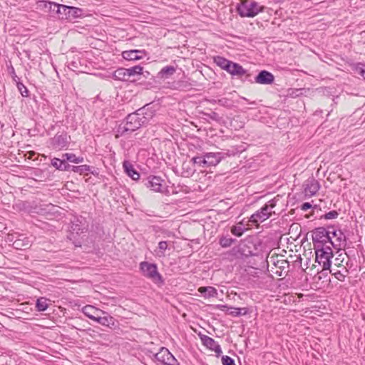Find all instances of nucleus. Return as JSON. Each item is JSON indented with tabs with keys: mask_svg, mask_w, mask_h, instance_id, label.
I'll return each mask as SVG.
<instances>
[{
	"mask_svg": "<svg viewBox=\"0 0 365 365\" xmlns=\"http://www.w3.org/2000/svg\"><path fill=\"white\" fill-rule=\"evenodd\" d=\"M262 250V242L254 236H248L240 240L232 248L230 254L235 258L243 259L250 256H257Z\"/></svg>",
	"mask_w": 365,
	"mask_h": 365,
	"instance_id": "1",
	"label": "nucleus"
},
{
	"mask_svg": "<svg viewBox=\"0 0 365 365\" xmlns=\"http://www.w3.org/2000/svg\"><path fill=\"white\" fill-rule=\"evenodd\" d=\"M141 120V118L135 112L128 114L125 120L116 127L115 130V138H118L121 136L130 135L134 131L145 126Z\"/></svg>",
	"mask_w": 365,
	"mask_h": 365,
	"instance_id": "2",
	"label": "nucleus"
},
{
	"mask_svg": "<svg viewBox=\"0 0 365 365\" xmlns=\"http://www.w3.org/2000/svg\"><path fill=\"white\" fill-rule=\"evenodd\" d=\"M330 228H333V226H329L327 229L324 227H319L312 231L314 248L327 247V246L333 245Z\"/></svg>",
	"mask_w": 365,
	"mask_h": 365,
	"instance_id": "3",
	"label": "nucleus"
},
{
	"mask_svg": "<svg viewBox=\"0 0 365 365\" xmlns=\"http://www.w3.org/2000/svg\"><path fill=\"white\" fill-rule=\"evenodd\" d=\"M267 8L260 5L255 1L247 0L237 7V12L241 17L252 18L259 13L264 11Z\"/></svg>",
	"mask_w": 365,
	"mask_h": 365,
	"instance_id": "4",
	"label": "nucleus"
},
{
	"mask_svg": "<svg viewBox=\"0 0 365 365\" xmlns=\"http://www.w3.org/2000/svg\"><path fill=\"white\" fill-rule=\"evenodd\" d=\"M71 141V135L67 132H58L48 139V148L56 151L66 150L68 148Z\"/></svg>",
	"mask_w": 365,
	"mask_h": 365,
	"instance_id": "5",
	"label": "nucleus"
},
{
	"mask_svg": "<svg viewBox=\"0 0 365 365\" xmlns=\"http://www.w3.org/2000/svg\"><path fill=\"white\" fill-rule=\"evenodd\" d=\"M275 207V199L268 201L259 210L251 215L250 221L254 225H258L259 222L265 221L270 217L272 214H275V211L273 210Z\"/></svg>",
	"mask_w": 365,
	"mask_h": 365,
	"instance_id": "6",
	"label": "nucleus"
},
{
	"mask_svg": "<svg viewBox=\"0 0 365 365\" xmlns=\"http://www.w3.org/2000/svg\"><path fill=\"white\" fill-rule=\"evenodd\" d=\"M316 255V262L322 267L323 270L330 269L333 251L331 246L322 248H314Z\"/></svg>",
	"mask_w": 365,
	"mask_h": 365,
	"instance_id": "7",
	"label": "nucleus"
},
{
	"mask_svg": "<svg viewBox=\"0 0 365 365\" xmlns=\"http://www.w3.org/2000/svg\"><path fill=\"white\" fill-rule=\"evenodd\" d=\"M140 269L145 277L151 279L155 283H163V277L158 271L156 264L144 261L140 263Z\"/></svg>",
	"mask_w": 365,
	"mask_h": 365,
	"instance_id": "8",
	"label": "nucleus"
},
{
	"mask_svg": "<svg viewBox=\"0 0 365 365\" xmlns=\"http://www.w3.org/2000/svg\"><path fill=\"white\" fill-rule=\"evenodd\" d=\"M59 8L56 16L59 19L73 20L83 15V10L77 7L60 4Z\"/></svg>",
	"mask_w": 365,
	"mask_h": 365,
	"instance_id": "9",
	"label": "nucleus"
},
{
	"mask_svg": "<svg viewBox=\"0 0 365 365\" xmlns=\"http://www.w3.org/2000/svg\"><path fill=\"white\" fill-rule=\"evenodd\" d=\"M71 229L73 232L71 236L74 237V232L77 235L86 232L88 230V222L86 218L83 216H74L71 220Z\"/></svg>",
	"mask_w": 365,
	"mask_h": 365,
	"instance_id": "10",
	"label": "nucleus"
},
{
	"mask_svg": "<svg viewBox=\"0 0 365 365\" xmlns=\"http://www.w3.org/2000/svg\"><path fill=\"white\" fill-rule=\"evenodd\" d=\"M155 359L164 365H179L178 361L169 351L167 348L162 347L160 351L155 354Z\"/></svg>",
	"mask_w": 365,
	"mask_h": 365,
	"instance_id": "11",
	"label": "nucleus"
},
{
	"mask_svg": "<svg viewBox=\"0 0 365 365\" xmlns=\"http://www.w3.org/2000/svg\"><path fill=\"white\" fill-rule=\"evenodd\" d=\"M152 103H148L135 111L137 115L141 118L144 125H148L155 115L156 110Z\"/></svg>",
	"mask_w": 365,
	"mask_h": 365,
	"instance_id": "12",
	"label": "nucleus"
},
{
	"mask_svg": "<svg viewBox=\"0 0 365 365\" xmlns=\"http://www.w3.org/2000/svg\"><path fill=\"white\" fill-rule=\"evenodd\" d=\"M164 180L159 176L150 175L145 179L143 180L144 185L150 190L158 192H163V185Z\"/></svg>",
	"mask_w": 365,
	"mask_h": 365,
	"instance_id": "13",
	"label": "nucleus"
},
{
	"mask_svg": "<svg viewBox=\"0 0 365 365\" xmlns=\"http://www.w3.org/2000/svg\"><path fill=\"white\" fill-rule=\"evenodd\" d=\"M59 6V4L48 1L39 0L36 1V9L50 13L52 16H56L57 12L60 10Z\"/></svg>",
	"mask_w": 365,
	"mask_h": 365,
	"instance_id": "14",
	"label": "nucleus"
},
{
	"mask_svg": "<svg viewBox=\"0 0 365 365\" xmlns=\"http://www.w3.org/2000/svg\"><path fill=\"white\" fill-rule=\"evenodd\" d=\"M303 187L305 195L312 197L318 192L320 185L314 177H310L305 180Z\"/></svg>",
	"mask_w": 365,
	"mask_h": 365,
	"instance_id": "15",
	"label": "nucleus"
},
{
	"mask_svg": "<svg viewBox=\"0 0 365 365\" xmlns=\"http://www.w3.org/2000/svg\"><path fill=\"white\" fill-rule=\"evenodd\" d=\"M331 238L335 237V241H333V245H331L334 249L340 251L344 249L346 245V237L341 230H332L331 231Z\"/></svg>",
	"mask_w": 365,
	"mask_h": 365,
	"instance_id": "16",
	"label": "nucleus"
},
{
	"mask_svg": "<svg viewBox=\"0 0 365 365\" xmlns=\"http://www.w3.org/2000/svg\"><path fill=\"white\" fill-rule=\"evenodd\" d=\"M199 337L202 344L207 349L214 351L217 356L222 353L220 344H218L212 338L202 334H199Z\"/></svg>",
	"mask_w": 365,
	"mask_h": 365,
	"instance_id": "17",
	"label": "nucleus"
},
{
	"mask_svg": "<svg viewBox=\"0 0 365 365\" xmlns=\"http://www.w3.org/2000/svg\"><path fill=\"white\" fill-rule=\"evenodd\" d=\"M274 81V75L268 71L262 70L255 78V82L263 85H269Z\"/></svg>",
	"mask_w": 365,
	"mask_h": 365,
	"instance_id": "18",
	"label": "nucleus"
},
{
	"mask_svg": "<svg viewBox=\"0 0 365 365\" xmlns=\"http://www.w3.org/2000/svg\"><path fill=\"white\" fill-rule=\"evenodd\" d=\"M146 51L145 50H130L125 51L122 53V56L124 59L128 61H137L143 58L146 56Z\"/></svg>",
	"mask_w": 365,
	"mask_h": 365,
	"instance_id": "19",
	"label": "nucleus"
},
{
	"mask_svg": "<svg viewBox=\"0 0 365 365\" xmlns=\"http://www.w3.org/2000/svg\"><path fill=\"white\" fill-rule=\"evenodd\" d=\"M104 316H100L99 314L96 316V318L95 319V322H98V324L108 327L110 329L115 327L116 324V320L112 316L109 315L108 313L103 311L101 312Z\"/></svg>",
	"mask_w": 365,
	"mask_h": 365,
	"instance_id": "20",
	"label": "nucleus"
},
{
	"mask_svg": "<svg viewBox=\"0 0 365 365\" xmlns=\"http://www.w3.org/2000/svg\"><path fill=\"white\" fill-rule=\"evenodd\" d=\"M31 245V242L29 237L24 235H18L16 239L13 242L12 246L16 250H26Z\"/></svg>",
	"mask_w": 365,
	"mask_h": 365,
	"instance_id": "21",
	"label": "nucleus"
},
{
	"mask_svg": "<svg viewBox=\"0 0 365 365\" xmlns=\"http://www.w3.org/2000/svg\"><path fill=\"white\" fill-rule=\"evenodd\" d=\"M204 155L207 167L215 166L223 158V154L222 153H206Z\"/></svg>",
	"mask_w": 365,
	"mask_h": 365,
	"instance_id": "22",
	"label": "nucleus"
},
{
	"mask_svg": "<svg viewBox=\"0 0 365 365\" xmlns=\"http://www.w3.org/2000/svg\"><path fill=\"white\" fill-rule=\"evenodd\" d=\"M123 167L125 173L133 180L140 179V173L134 168L133 165L128 160L123 163Z\"/></svg>",
	"mask_w": 365,
	"mask_h": 365,
	"instance_id": "23",
	"label": "nucleus"
},
{
	"mask_svg": "<svg viewBox=\"0 0 365 365\" xmlns=\"http://www.w3.org/2000/svg\"><path fill=\"white\" fill-rule=\"evenodd\" d=\"M51 165L60 171H69L71 168V165L65 161L63 158L61 159L53 158L51 160Z\"/></svg>",
	"mask_w": 365,
	"mask_h": 365,
	"instance_id": "24",
	"label": "nucleus"
},
{
	"mask_svg": "<svg viewBox=\"0 0 365 365\" xmlns=\"http://www.w3.org/2000/svg\"><path fill=\"white\" fill-rule=\"evenodd\" d=\"M82 312L87 317L94 321L96 318V316H98L100 312H103V311L96 308L93 306L86 305L83 307Z\"/></svg>",
	"mask_w": 365,
	"mask_h": 365,
	"instance_id": "25",
	"label": "nucleus"
},
{
	"mask_svg": "<svg viewBox=\"0 0 365 365\" xmlns=\"http://www.w3.org/2000/svg\"><path fill=\"white\" fill-rule=\"evenodd\" d=\"M227 73L232 76L241 77L246 73V70L240 64L232 61Z\"/></svg>",
	"mask_w": 365,
	"mask_h": 365,
	"instance_id": "26",
	"label": "nucleus"
},
{
	"mask_svg": "<svg viewBox=\"0 0 365 365\" xmlns=\"http://www.w3.org/2000/svg\"><path fill=\"white\" fill-rule=\"evenodd\" d=\"M214 63L222 69L226 71H229L230 66L231 65V61L225 58V57L220 56H216L213 58Z\"/></svg>",
	"mask_w": 365,
	"mask_h": 365,
	"instance_id": "27",
	"label": "nucleus"
},
{
	"mask_svg": "<svg viewBox=\"0 0 365 365\" xmlns=\"http://www.w3.org/2000/svg\"><path fill=\"white\" fill-rule=\"evenodd\" d=\"M338 267H330L329 273L331 274L335 277L336 279L341 282H344L345 279V277L349 273V270L345 267H343V269L344 270V272H341V270L338 269Z\"/></svg>",
	"mask_w": 365,
	"mask_h": 365,
	"instance_id": "28",
	"label": "nucleus"
},
{
	"mask_svg": "<svg viewBox=\"0 0 365 365\" xmlns=\"http://www.w3.org/2000/svg\"><path fill=\"white\" fill-rule=\"evenodd\" d=\"M197 291L205 298L214 297L217 295V291L213 287H200L197 289Z\"/></svg>",
	"mask_w": 365,
	"mask_h": 365,
	"instance_id": "29",
	"label": "nucleus"
},
{
	"mask_svg": "<svg viewBox=\"0 0 365 365\" xmlns=\"http://www.w3.org/2000/svg\"><path fill=\"white\" fill-rule=\"evenodd\" d=\"M65 161H68L71 163H73L76 164H78L83 163L84 161V158L82 156H76L74 153H63L61 156Z\"/></svg>",
	"mask_w": 365,
	"mask_h": 365,
	"instance_id": "30",
	"label": "nucleus"
},
{
	"mask_svg": "<svg viewBox=\"0 0 365 365\" xmlns=\"http://www.w3.org/2000/svg\"><path fill=\"white\" fill-rule=\"evenodd\" d=\"M125 68H119L113 72V76L115 80L126 81L129 78Z\"/></svg>",
	"mask_w": 365,
	"mask_h": 365,
	"instance_id": "31",
	"label": "nucleus"
},
{
	"mask_svg": "<svg viewBox=\"0 0 365 365\" xmlns=\"http://www.w3.org/2000/svg\"><path fill=\"white\" fill-rule=\"evenodd\" d=\"M176 71V69L173 66H167L163 68L159 72V76L161 78H168V77L173 76Z\"/></svg>",
	"mask_w": 365,
	"mask_h": 365,
	"instance_id": "32",
	"label": "nucleus"
},
{
	"mask_svg": "<svg viewBox=\"0 0 365 365\" xmlns=\"http://www.w3.org/2000/svg\"><path fill=\"white\" fill-rule=\"evenodd\" d=\"M91 166L88 165H71L70 170L79 173V174H83L86 173L88 172H91Z\"/></svg>",
	"mask_w": 365,
	"mask_h": 365,
	"instance_id": "33",
	"label": "nucleus"
},
{
	"mask_svg": "<svg viewBox=\"0 0 365 365\" xmlns=\"http://www.w3.org/2000/svg\"><path fill=\"white\" fill-rule=\"evenodd\" d=\"M47 299L46 297H40L36 300V307L38 312L46 311L48 308Z\"/></svg>",
	"mask_w": 365,
	"mask_h": 365,
	"instance_id": "34",
	"label": "nucleus"
},
{
	"mask_svg": "<svg viewBox=\"0 0 365 365\" xmlns=\"http://www.w3.org/2000/svg\"><path fill=\"white\" fill-rule=\"evenodd\" d=\"M236 239H233L232 237L222 236L219 239V244L222 247L227 248L230 247L232 244L236 242Z\"/></svg>",
	"mask_w": 365,
	"mask_h": 365,
	"instance_id": "35",
	"label": "nucleus"
},
{
	"mask_svg": "<svg viewBox=\"0 0 365 365\" xmlns=\"http://www.w3.org/2000/svg\"><path fill=\"white\" fill-rule=\"evenodd\" d=\"M232 309L231 312H230V314L232 317H240L243 315H246L248 314V308L247 307H242V308H236V307H231Z\"/></svg>",
	"mask_w": 365,
	"mask_h": 365,
	"instance_id": "36",
	"label": "nucleus"
},
{
	"mask_svg": "<svg viewBox=\"0 0 365 365\" xmlns=\"http://www.w3.org/2000/svg\"><path fill=\"white\" fill-rule=\"evenodd\" d=\"M126 70L128 71V78H130L132 76L140 74L143 71V68L140 66H135L130 68H126Z\"/></svg>",
	"mask_w": 365,
	"mask_h": 365,
	"instance_id": "37",
	"label": "nucleus"
},
{
	"mask_svg": "<svg viewBox=\"0 0 365 365\" xmlns=\"http://www.w3.org/2000/svg\"><path fill=\"white\" fill-rule=\"evenodd\" d=\"M245 230L246 229L242 227V226L235 225L232 227L231 232L232 235L237 237H241L244 232L245 231Z\"/></svg>",
	"mask_w": 365,
	"mask_h": 365,
	"instance_id": "38",
	"label": "nucleus"
},
{
	"mask_svg": "<svg viewBox=\"0 0 365 365\" xmlns=\"http://www.w3.org/2000/svg\"><path fill=\"white\" fill-rule=\"evenodd\" d=\"M16 86L22 96H29V90L21 81H17Z\"/></svg>",
	"mask_w": 365,
	"mask_h": 365,
	"instance_id": "39",
	"label": "nucleus"
},
{
	"mask_svg": "<svg viewBox=\"0 0 365 365\" xmlns=\"http://www.w3.org/2000/svg\"><path fill=\"white\" fill-rule=\"evenodd\" d=\"M168 242L167 241H160L158 243V250H159V256H165V251L168 249Z\"/></svg>",
	"mask_w": 365,
	"mask_h": 365,
	"instance_id": "40",
	"label": "nucleus"
},
{
	"mask_svg": "<svg viewBox=\"0 0 365 365\" xmlns=\"http://www.w3.org/2000/svg\"><path fill=\"white\" fill-rule=\"evenodd\" d=\"M339 212L336 210H331L321 217V218H324L325 220H331L335 219L338 217Z\"/></svg>",
	"mask_w": 365,
	"mask_h": 365,
	"instance_id": "41",
	"label": "nucleus"
},
{
	"mask_svg": "<svg viewBox=\"0 0 365 365\" xmlns=\"http://www.w3.org/2000/svg\"><path fill=\"white\" fill-rule=\"evenodd\" d=\"M192 160L195 164H198L200 166L205 167L206 163H205V158L203 155L202 156H196L192 158Z\"/></svg>",
	"mask_w": 365,
	"mask_h": 365,
	"instance_id": "42",
	"label": "nucleus"
},
{
	"mask_svg": "<svg viewBox=\"0 0 365 365\" xmlns=\"http://www.w3.org/2000/svg\"><path fill=\"white\" fill-rule=\"evenodd\" d=\"M355 71L361 76L365 80V64L358 63L355 68Z\"/></svg>",
	"mask_w": 365,
	"mask_h": 365,
	"instance_id": "43",
	"label": "nucleus"
},
{
	"mask_svg": "<svg viewBox=\"0 0 365 365\" xmlns=\"http://www.w3.org/2000/svg\"><path fill=\"white\" fill-rule=\"evenodd\" d=\"M222 365H235V360L228 356H222Z\"/></svg>",
	"mask_w": 365,
	"mask_h": 365,
	"instance_id": "44",
	"label": "nucleus"
},
{
	"mask_svg": "<svg viewBox=\"0 0 365 365\" xmlns=\"http://www.w3.org/2000/svg\"><path fill=\"white\" fill-rule=\"evenodd\" d=\"M341 257V254H340L338 257L334 259L333 267H341V262H343L344 258L341 259L340 258Z\"/></svg>",
	"mask_w": 365,
	"mask_h": 365,
	"instance_id": "45",
	"label": "nucleus"
},
{
	"mask_svg": "<svg viewBox=\"0 0 365 365\" xmlns=\"http://www.w3.org/2000/svg\"><path fill=\"white\" fill-rule=\"evenodd\" d=\"M10 73L12 76L13 80L17 83V81H20V78L16 75L14 67L11 66Z\"/></svg>",
	"mask_w": 365,
	"mask_h": 365,
	"instance_id": "46",
	"label": "nucleus"
},
{
	"mask_svg": "<svg viewBox=\"0 0 365 365\" xmlns=\"http://www.w3.org/2000/svg\"><path fill=\"white\" fill-rule=\"evenodd\" d=\"M18 235L19 234H17V233L8 235L7 241L13 243V242L15 240V239H16Z\"/></svg>",
	"mask_w": 365,
	"mask_h": 365,
	"instance_id": "47",
	"label": "nucleus"
},
{
	"mask_svg": "<svg viewBox=\"0 0 365 365\" xmlns=\"http://www.w3.org/2000/svg\"><path fill=\"white\" fill-rule=\"evenodd\" d=\"M312 207V205L309 202H304L301 205V209L304 211H307Z\"/></svg>",
	"mask_w": 365,
	"mask_h": 365,
	"instance_id": "48",
	"label": "nucleus"
},
{
	"mask_svg": "<svg viewBox=\"0 0 365 365\" xmlns=\"http://www.w3.org/2000/svg\"><path fill=\"white\" fill-rule=\"evenodd\" d=\"M243 76H245V78L243 79V81H250V82H252V79H251V74L250 73H247L246 72L245 74H244Z\"/></svg>",
	"mask_w": 365,
	"mask_h": 365,
	"instance_id": "49",
	"label": "nucleus"
},
{
	"mask_svg": "<svg viewBox=\"0 0 365 365\" xmlns=\"http://www.w3.org/2000/svg\"><path fill=\"white\" fill-rule=\"evenodd\" d=\"M227 101L228 100L227 98L219 99L218 100V103L220 105L225 106L227 103Z\"/></svg>",
	"mask_w": 365,
	"mask_h": 365,
	"instance_id": "50",
	"label": "nucleus"
},
{
	"mask_svg": "<svg viewBox=\"0 0 365 365\" xmlns=\"http://www.w3.org/2000/svg\"><path fill=\"white\" fill-rule=\"evenodd\" d=\"M210 116L212 119H216L217 117V113H216L215 112H212Z\"/></svg>",
	"mask_w": 365,
	"mask_h": 365,
	"instance_id": "51",
	"label": "nucleus"
},
{
	"mask_svg": "<svg viewBox=\"0 0 365 365\" xmlns=\"http://www.w3.org/2000/svg\"><path fill=\"white\" fill-rule=\"evenodd\" d=\"M275 3L278 4V3H282L284 1V0H273Z\"/></svg>",
	"mask_w": 365,
	"mask_h": 365,
	"instance_id": "52",
	"label": "nucleus"
},
{
	"mask_svg": "<svg viewBox=\"0 0 365 365\" xmlns=\"http://www.w3.org/2000/svg\"><path fill=\"white\" fill-rule=\"evenodd\" d=\"M282 264H287V265H288V262H287V261L284 260V261H282Z\"/></svg>",
	"mask_w": 365,
	"mask_h": 365,
	"instance_id": "53",
	"label": "nucleus"
},
{
	"mask_svg": "<svg viewBox=\"0 0 365 365\" xmlns=\"http://www.w3.org/2000/svg\"><path fill=\"white\" fill-rule=\"evenodd\" d=\"M2 227H3V225L0 222V230L1 229Z\"/></svg>",
	"mask_w": 365,
	"mask_h": 365,
	"instance_id": "54",
	"label": "nucleus"
},
{
	"mask_svg": "<svg viewBox=\"0 0 365 365\" xmlns=\"http://www.w3.org/2000/svg\"><path fill=\"white\" fill-rule=\"evenodd\" d=\"M343 267H344V266H343V265H341V267L342 268V269H341V272H344V270L343 269Z\"/></svg>",
	"mask_w": 365,
	"mask_h": 365,
	"instance_id": "55",
	"label": "nucleus"
}]
</instances>
